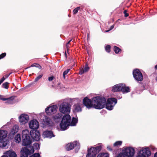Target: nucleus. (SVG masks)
Returning <instances> with one entry per match:
<instances>
[{
	"label": "nucleus",
	"mask_w": 157,
	"mask_h": 157,
	"mask_svg": "<svg viewBox=\"0 0 157 157\" xmlns=\"http://www.w3.org/2000/svg\"><path fill=\"white\" fill-rule=\"evenodd\" d=\"M78 121L77 118L73 117L71 122V117L69 114L64 115L62 118L59 124L61 130H66L70 125L75 126Z\"/></svg>",
	"instance_id": "obj_2"
},
{
	"label": "nucleus",
	"mask_w": 157,
	"mask_h": 157,
	"mask_svg": "<svg viewBox=\"0 0 157 157\" xmlns=\"http://www.w3.org/2000/svg\"><path fill=\"white\" fill-rule=\"evenodd\" d=\"M31 67H38L39 68H41V66H40L39 64H33L31 65Z\"/></svg>",
	"instance_id": "obj_38"
},
{
	"label": "nucleus",
	"mask_w": 157,
	"mask_h": 157,
	"mask_svg": "<svg viewBox=\"0 0 157 157\" xmlns=\"http://www.w3.org/2000/svg\"><path fill=\"white\" fill-rule=\"evenodd\" d=\"M80 9V8L79 7H78L74 9L73 11V14H76Z\"/></svg>",
	"instance_id": "obj_34"
},
{
	"label": "nucleus",
	"mask_w": 157,
	"mask_h": 157,
	"mask_svg": "<svg viewBox=\"0 0 157 157\" xmlns=\"http://www.w3.org/2000/svg\"><path fill=\"white\" fill-rule=\"evenodd\" d=\"M5 78L3 77L2 78V79L0 80V85L4 81Z\"/></svg>",
	"instance_id": "obj_42"
},
{
	"label": "nucleus",
	"mask_w": 157,
	"mask_h": 157,
	"mask_svg": "<svg viewBox=\"0 0 157 157\" xmlns=\"http://www.w3.org/2000/svg\"><path fill=\"white\" fill-rule=\"evenodd\" d=\"M27 145L26 147H22L21 151V157H28L29 155L33 154L34 149H38L40 147V144L37 143L33 144V146Z\"/></svg>",
	"instance_id": "obj_3"
},
{
	"label": "nucleus",
	"mask_w": 157,
	"mask_h": 157,
	"mask_svg": "<svg viewBox=\"0 0 157 157\" xmlns=\"http://www.w3.org/2000/svg\"><path fill=\"white\" fill-rule=\"evenodd\" d=\"M155 80L157 82V77L155 78Z\"/></svg>",
	"instance_id": "obj_49"
},
{
	"label": "nucleus",
	"mask_w": 157,
	"mask_h": 157,
	"mask_svg": "<svg viewBox=\"0 0 157 157\" xmlns=\"http://www.w3.org/2000/svg\"><path fill=\"white\" fill-rule=\"evenodd\" d=\"M72 40H70L67 43V44L66 45V47L67 48V50H68V48L70 47L69 44L70 42Z\"/></svg>",
	"instance_id": "obj_41"
},
{
	"label": "nucleus",
	"mask_w": 157,
	"mask_h": 157,
	"mask_svg": "<svg viewBox=\"0 0 157 157\" xmlns=\"http://www.w3.org/2000/svg\"><path fill=\"white\" fill-rule=\"evenodd\" d=\"M62 113H58L52 117L53 119L56 121L59 120L62 116Z\"/></svg>",
	"instance_id": "obj_23"
},
{
	"label": "nucleus",
	"mask_w": 157,
	"mask_h": 157,
	"mask_svg": "<svg viewBox=\"0 0 157 157\" xmlns=\"http://www.w3.org/2000/svg\"><path fill=\"white\" fill-rule=\"evenodd\" d=\"M154 157H157V153H156L155 154Z\"/></svg>",
	"instance_id": "obj_47"
},
{
	"label": "nucleus",
	"mask_w": 157,
	"mask_h": 157,
	"mask_svg": "<svg viewBox=\"0 0 157 157\" xmlns=\"http://www.w3.org/2000/svg\"><path fill=\"white\" fill-rule=\"evenodd\" d=\"M43 76L42 75H41L39 76H38V77H37L35 79V82L37 81L40 79Z\"/></svg>",
	"instance_id": "obj_37"
},
{
	"label": "nucleus",
	"mask_w": 157,
	"mask_h": 157,
	"mask_svg": "<svg viewBox=\"0 0 157 157\" xmlns=\"http://www.w3.org/2000/svg\"><path fill=\"white\" fill-rule=\"evenodd\" d=\"M97 157H109V154L108 153H100Z\"/></svg>",
	"instance_id": "obj_29"
},
{
	"label": "nucleus",
	"mask_w": 157,
	"mask_h": 157,
	"mask_svg": "<svg viewBox=\"0 0 157 157\" xmlns=\"http://www.w3.org/2000/svg\"><path fill=\"white\" fill-rule=\"evenodd\" d=\"M124 16L125 17H127L128 16V13H126V10L124 11Z\"/></svg>",
	"instance_id": "obj_44"
},
{
	"label": "nucleus",
	"mask_w": 157,
	"mask_h": 157,
	"mask_svg": "<svg viewBox=\"0 0 157 157\" xmlns=\"http://www.w3.org/2000/svg\"><path fill=\"white\" fill-rule=\"evenodd\" d=\"M114 27V25H112L111 27H110V29L109 30H107V31H106L105 32H108L110 30H112V29H113Z\"/></svg>",
	"instance_id": "obj_43"
},
{
	"label": "nucleus",
	"mask_w": 157,
	"mask_h": 157,
	"mask_svg": "<svg viewBox=\"0 0 157 157\" xmlns=\"http://www.w3.org/2000/svg\"><path fill=\"white\" fill-rule=\"evenodd\" d=\"M105 48L106 52L109 53L110 52L111 46L110 45H105Z\"/></svg>",
	"instance_id": "obj_32"
},
{
	"label": "nucleus",
	"mask_w": 157,
	"mask_h": 157,
	"mask_svg": "<svg viewBox=\"0 0 157 157\" xmlns=\"http://www.w3.org/2000/svg\"><path fill=\"white\" fill-rule=\"evenodd\" d=\"M151 154V152L149 147H140L138 148L137 155L136 157H148Z\"/></svg>",
	"instance_id": "obj_6"
},
{
	"label": "nucleus",
	"mask_w": 157,
	"mask_h": 157,
	"mask_svg": "<svg viewBox=\"0 0 157 157\" xmlns=\"http://www.w3.org/2000/svg\"><path fill=\"white\" fill-rule=\"evenodd\" d=\"M16 152L12 150L7 151L4 153V155L1 157H17Z\"/></svg>",
	"instance_id": "obj_18"
},
{
	"label": "nucleus",
	"mask_w": 157,
	"mask_h": 157,
	"mask_svg": "<svg viewBox=\"0 0 157 157\" xmlns=\"http://www.w3.org/2000/svg\"><path fill=\"white\" fill-rule=\"evenodd\" d=\"M9 143L8 138L0 139V147L2 148H5L7 147Z\"/></svg>",
	"instance_id": "obj_17"
},
{
	"label": "nucleus",
	"mask_w": 157,
	"mask_h": 157,
	"mask_svg": "<svg viewBox=\"0 0 157 157\" xmlns=\"http://www.w3.org/2000/svg\"><path fill=\"white\" fill-rule=\"evenodd\" d=\"M64 88V86L60 83L58 84L56 86V89H63Z\"/></svg>",
	"instance_id": "obj_31"
},
{
	"label": "nucleus",
	"mask_w": 157,
	"mask_h": 157,
	"mask_svg": "<svg viewBox=\"0 0 157 157\" xmlns=\"http://www.w3.org/2000/svg\"><path fill=\"white\" fill-rule=\"evenodd\" d=\"M22 136V144L24 146H27L30 145L32 143V140L30 136V133L27 129L22 131L21 133Z\"/></svg>",
	"instance_id": "obj_5"
},
{
	"label": "nucleus",
	"mask_w": 157,
	"mask_h": 157,
	"mask_svg": "<svg viewBox=\"0 0 157 157\" xmlns=\"http://www.w3.org/2000/svg\"><path fill=\"white\" fill-rule=\"evenodd\" d=\"M19 121L21 125H25L29 120V117L27 114L23 113L19 117Z\"/></svg>",
	"instance_id": "obj_10"
},
{
	"label": "nucleus",
	"mask_w": 157,
	"mask_h": 157,
	"mask_svg": "<svg viewBox=\"0 0 157 157\" xmlns=\"http://www.w3.org/2000/svg\"><path fill=\"white\" fill-rule=\"evenodd\" d=\"M29 127L30 128L32 129H37L39 126V123L36 119H33L29 123Z\"/></svg>",
	"instance_id": "obj_14"
},
{
	"label": "nucleus",
	"mask_w": 157,
	"mask_h": 157,
	"mask_svg": "<svg viewBox=\"0 0 157 157\" xmlns=\"http://www.w3.org/2000/svg\"><path fill=\"white\" fill-rule=\"evenodd\" d=\"M19 129V126L17 125H14L12 129L11 133L13 134L17 133Z\"/></svg>",
	"instance_id": "obj_25"
},
{
	"label": "nucleus",
	"mask_w": 157,
	"mask_h": 157,
	"mask_svg": "<svg viewBox=\"0 0 157 157\" xmlns=\"http://www.w3.org/2000/svg\"><path fill=\"white\" fill-rule=\"evenodd\" d=\"M54 78V77L53 76L49 77L48 78V80L49 81H52Z\"/></svg>",
	"instance_id": "obj_40"
},
{
	"label": "nucleus",
	"mask_w": 157,
	"mask_h": 157,
	"mask_svg": "<svg viewBox=\"0 0 157 157\" xmlns=\"http://www.w3.org/2000/svg\"><path fill=\"white\" fill-rule=\"evenodd\" d=\"M105 101L106 99L104 97L98 96L93 98L92 100L86 97L83 99L82 103L88 109L92 108L93 105L95 109H100L105 107Z\"/></svg>",
	"instance_id": "obj_1"
},
{
	"label": "nucleus",
	"mask_w": 157,
	"mask_h": 157,
	"mask_svg": "<svg viewBox=\"0 0 157 157\" xmlns=\"http://www.w3.org/2000/svg\"><path fill=\"white\" fill-rule=\"evenodd\" d=\"M75 146L78 149L80 148L79 143L76 141L67 144L66 146V149L67 150L70 151L73 149Z\"/></svg>",
	"instance_id": "obj_16"
},
{
	"label": "nucleus",
	"mask_w": 157,
	"mask_h": 157,
	"mask_svg": "<svg viewBox=\"0 0 157 157\" xmlns=\"http://www.w3.org/2000/svg\"><path fill=\"white\" fill-rule=\"evenodd\" d=\"M7 134L8 132L7 131L0 129V139L8 138Z\"/></svg>",
	"instance_id": "obj_22"
},
{
	"label": "nucleus",
	"mask_w": 157,
	"mask_h": 157,
	"mask_svg": "<svg viewBox=\"0 0 157 157\" xmlns=\"http://www.w3.org/2000/svg\"><path fill=\"white\" fill-rule=\"evenodd\" d=\"M117 102V99L114 98H109L107 101H105V106L106 108L109 110H111L113 108L114 106Z\"/></svg>",
	"instance_id": "obj_9"
},
{
	"label": "nucleus",
	"mask_w": 157,
	"mask_h": 157,
	"mask_svg": "<svg viewBox=\"0 0 157 157\" xmlns=\"http://www.w3.org/2000/svg\"><path fill=\"white\" fill-rule=\"evenodd\" d=\"M113 50L116 54H119L121 53V49L116 46H114Z\"/></svg>",
	"instance_id": "obj_28"
},
{
	"label": "nucleus",
	"mask_w": 157,
	"mask_h": 157,
	"mask_svg": "<svg viewBox=\"0 0 157 157\" xmlns=\"http://www.w3.org/2000/svg\"><path fill=\"white\" fill-rule=\"evenodd\" d=\"M107 148L108 149L109 151H112V149L109 146H108L107 147Z\"/></svg>",
	"instance_id": "obj_45"
},
{
	"label": "nucleus",
	"mask_w": 157,
	"mask_h": 157,
	"mask_svg": "<svg viewBox=\"0 0 157 157\" xmlns=\"http://www.w3.org/2000/svg\"><path fill=\"white\" fill-rule=\"evenodd\" d=\"M124 87L122 88L121 91L123 93H127L130 91V88L127 86H126L124 84Z\"/></svg>",
	"instance_id": "obj_26"
},
{
	"label": "nucleus",
	"mask_w": 157,
	"mask_h": 157,
	"mask_svg": "<svg viewBox=\"0 0 157 157\" xmlns=\"http://www.w3.org/2000/svg\"><path fill=\"white\" fill-rule=\"evenodd\" d=\"M15 98L14 96L7 97L6 96L0 95V99L3 101H5V103L8 104H13L14 102Z\"/></svg>",
	"instance_id": "obj_13"
},
{
	"label": "nucleus",
	"mask_w": 157,
	"mask_h": 157,
	"mask_svg": "<svg viewBox=\"0 0 157 157\" xmlns=\"http://www.w3.org/2000/svg\"><path fill=\"white\" fill-rule=\"evenodd\" d=\"M30 135L34 140L38 141L40 139V134L38 131L33 132L32 133L31 132Z\"/></svg>",
	"instance_id": "obj_20"
},
{
	"label": "nucleus",
	"mask_w": 157,
	"mask_h": 157,
	"mask_svg": "<svg viewBox=\"0 0 157 157\" xmlns=\"http://www.w3.org/2000/svg\"><path fill=\"white\" fill-rule=\"evenodd\" d=\"M122 143L121 141H117L114 143L113 146L114 147H118L121 145Z\"/></svg>",
	"instance_id": "obj_30"
},
{
	"label": "nucleus",
	"mask_w": 157,
	"mask_h": 157,
	"mask_svg": "<svg viewBox=\"0 0 157 157\" xmlns=\"http://www.w3.org/2000/svg\"><path fill=\"white\" fill-rule=\"evenodd\" d=\"M15 141L16 143H19L21 140V136L20 134H18L14 137Z\"/></svg>",
	"instance_id": "obj_27"
},
{
	"label": "nucleus",
	"mask_w": 157,
	"mask_h": 157,
	"mask_svg": "<svg viewBox=\"0 0 157 157\" xmlns=\"http://www.w3.org/2000/svg\"><path fill=\"white\" fill-rule=\"evenodd\" d=\"M89 69L90 68L87 64H86L85 66L84 69L83 68L80 69L79 74L80 75H82L84 73L88 71Z\"/></svg>",
	"instance_id": "obj_24"
},
{
	"label": "nucleus",
	"mask_w": 157,
	"mask_h": 157,
	"mask_svg": "<svg viewBox=\"0 0 157 157\" xmlns=\"http://www.w3.org/2000/svg\"><path fill=\"white\" fill-rule=\"evenodd\" d=\"M6 55L5 53H3L0 55V59L3 58Z\"/></svg>",
	"instance_id": "obj_39"
},
{
	"label": "nucleus",
	"mask_w": 157,
	"mask_h": 157,
	"mask_svg": "<svg viewBox=\"0 0 157 157\" xmlns=\"http://www.w3.org/2000/svg\"><path fill=\"white\" fill-rule=\"evenodd\" d=\"M43 136L44 138H51L52 137H54L55 136L52 132L51 131H44L43 132Z\"/></svg>",
	"instance_id": "obj_21"
},
{
	"label": "nucleus",
	"mask_w": 157,
	"mask_h": 157,
	"mask_svg": "<svg viewBox=\"0 0 157 157\" xmlns=\"http://www.w3.org/2000/svg\"><path fill=\"white\" fill-rule=\"evenodd\" d=\"M8 83L7 82L4 83L3 84V87L6 89H8Z\"/></svg>",
	"instance_id": "obj_35"
},
{
	"label": "nucleus",
	"mask_w": 157,
	"mask_h": 157,
	"mask_svg": "<svg viewBox=\"0 0 157 157\" xmlns=\"http://www.w3.org/2000/svg\"><path fill=\"white\" fill-rule=\"evenodd\" d=\"M101 149V145L88 149L86 157H96L97 154L99 152Z\"/></svg>",
	"instance_id": "obj_8"
},
{
	"label": "nucleus",
	"mask_w": 157,
	"mask_h": 157,
	"mask_svg": "<svg viewBox=\"0 0 157 157\" xmlns=\"http://www.w3.org/2000/svg\"><path fill=\"white\" fill-rule=\"evenodd\" d=\"M70 70V69H67V70L64 71L63 74V76L64 78H65V75H66L68 73L69 71Z\"/></svg>",
	"instance_id": "obj_33"
},
{
	"label": "nucleus",
	"mask_w": 157,
	"mask_h": 157,
	"mask_svg": "<svg viewBox=\"0 0 157 157\" xmlns=\"http://www.w3.org/2000/svg\"><path fill=\"white\" fill-rule=\"evenodd\" d=\"M155 69H157V65L155 66Z\"/></svg>",
	"instance_id": "obj_48"
},
{
	"label": "nucleus",
	"mask_w": 157,
	"mask_h": 157,
	"mask_svg": "<svg viewBox=\"0 0 157 157\" xmlns=\"http://www.w3.org/2000/svg\"><path fill=\"white\" fill-rule=\"evenodd\" d=\"M38 117L44 126H50L52 124V120L50 117L46 116L44 113H40Z\"/></svg>",
	"instance_id": "obj_7"
},
{
	"label": "nucleus",
	"mask_w": 157,
	"mask_h": 157,
	"mask_svg": "<svg viewBox=\"0 0 157 157\" xmlns=\"http://www.w3.org/2000/svg\"><path fill=\"white\" fill-rule=\"evenodd\" d=\"M74 101L76 100L78 101V103L74 104L73 106V110L74 112H80L82 111V104L81 103V101L78 98H76L74 99Z\"/></svg>",
	"instance_id": "obj_11"
},
{
	"label": "nucleus",
	"mask_w": 157,
	"mask_h": 157,
	"mask_svg": "<svg viewBox=\"0 0 157 157\" xmlns=\"http://www.w3.org/2000/svg\"><path fill=\"white\" fill-rule=\"evenodd\" d=\"M59 106V111L63 114H69L71 112V105L68 102L67 99H65L61 101Z\"/></svg>",
	"instance_id": "obj_4"
},
{
	"label": "nucleus",
	"mask_w": 157,
	"mask_h": 157,
	"mask_svg": "<svg viewBox=\"0 0 157 157\" xmlns=\"http://www.w3.org/2000/svg\"><path fill=\"white\" fill-rule=\"evenodd\" d=\"M133 75L135 79L138 81H141L143 79V76L140 71L138 69H135Z\"/></svg>",
	"instance_id": "obj_15"
},
{
	"label": "nucleus",
	"mask_w": 157,
	"mask_h": 157,
	"mask_svg": "<svg viewBox=\"0 0 157 157\" xmlns=\"http://www.w3.org/2000/svg\"><path fill=\"white\" fill-rule=\"evenodd\" d=\"M10 73L9 74V75H5L4 76L5 77V78H7L10 75Z\"/></svg>",
	"instance_id": "obj_46"
},
{
	"label": "nucleus",
	"mask_w": 157,
	"mask_h": 157,
	"mask_svg": "<svg viewBox=\"0 0 157 157\" xmlns=\"http://www.w3.org/2000/svg\"><path fill=\"white\" fill-rule=\"evenodd\" d=\"M124 83H119L116 84L113 86L112 91L117 92L121 91L122 88L124 87Z\"/></svg>",
	"instance_id": "obj_19"
},
{
	"label": "nucleus",
	"mask_w": 157,
	"mask_h": 157,
	"mask_svg": "<svg viewBox=\"0 0 157 157\" xmlns=\"http://www.w3.org/2000/svg\"><path fill=\"white\" fill-rule=\"evenodd\" d=\"M40 155L39 153H35L29 157H40Z\"/></svg>",
	"instance_id": "obj_36"
},
{
	"label": "nucleus",
	"mask_w": 157,
	"mask_h": 157,
	"mask_svg": "<svg viewBox=\"0 0 157 157\" xmlns=\"http://www.w3.org/2000/svg\"><path fill=\"white\" fill-rule=\"evenodd\" d=\"M57 106L56 105H51L47 107L45 109L46 113L48 115L53 114L57 111Z\"/></svg>",
	"instance_id": "obj_12"
}]
</instances>
